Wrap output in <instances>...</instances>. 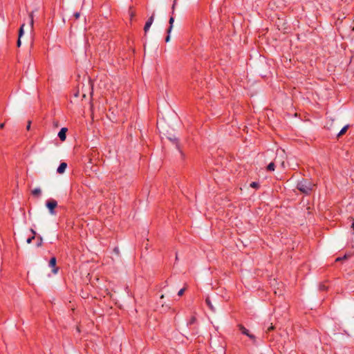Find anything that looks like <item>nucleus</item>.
I'll return each mask as SVG.
<instances>
[{"instance_id": "1", "label": "nucleus", "mask_w": 354, "mask_h": 354, "mask_svg": "<svg viewBox=\"0 0 354 354\" xmlns=\"http://www.w3.org/2000/svg\"><path fill=\"white\" fill-rule=\"evenodd\" d=\"M315 185L309 181L308 179H302L298 181L297 188L303 194L308 195L310 194Z\"/></svg>"}, {"instance_id": "2", "label": "nucleus", "mask_w": 354, "mask_h": 354, "mask_svg": "<svg viewBox=\"0 0 354 354\" xmlns=\"http://www.w3.org/2000/svg\"><path fill=\"white\" fill-rule=\"evenodd\" d=\"M238 328L242 334L248 336L254 343L256 342V337L251 334L249 330L242 324H239Z\"/></svg>"}, {"instance_id": "3", "label": "nucleus", "mask_w": 354, "mask_h": 354, "mask_svg": "<svg viewBox=\"0 0 354 354\" xmlns=\"http://www.w3.org/2000/svg\"><path fill=\"white\" fill-rule=\"evenodd\" d=\"M46 207L49 209V212L51 214H55V208L57 206V203L54 199H50L46 201Z\"/></svg>"}, {"instance_id": "4", "label": "nucleus", "mask_w": 354, "mask_h": 354, "mask_svg": "<svg viewBox=\"0 0 354 354\" xmlns=\"http://www.w3.org/2000/svg\"><path fill=\"white\" fill-rule=\"evenodd\" d=\"M174 18L173 16H171L169 20V28L167 30V36L165 38V41L166 42H168L170 39V36H169V34L172 30V28H173V24H174Z\"/></svg>"}, {"instance_id": "5", "label": "nucleus", "mask_w": 354, "mask_h": 354, "mask_svg": "<svg viewBox=\"0 0 354 354\" xmlns=\"http://www.w3.org/2000/svg\"><path fill=\"white\" fill-rule=\"evenodd\" d=\"M153 19H154V14H153L149 19L147 21V22L145 23V25L144 26V31L145 33L147 32V31L149 30V29L150 28L151 24H153Z\"/></svg>"}, {"instance_id": "6", "label": "nucleus", "mask_w": 354, "mask_h": 354, "mask_svg": "<svg viewBox=\"0 0 354 354\" xmlns=\"http://www.w3.org/2000/svg\"><path fill=\"white\" fill-rule=\"evenodd\" d=\"M56 258L55 257H52L49 261V266L53 268V272L56 274L58 271V268L56 267Z\"/></svg>"}, {"instance_id": "7", "label": "nucleus", "mask_w": 354, "mask_h": 354, "mask_svg": "<svg viewBox=\"0 0 354 354\" xmlns=\"http://www.w3.org/2000/svg\"><path fill=\"white\" fill-rule=\"evenodd\" d=\"M67 128H62L61 130L59 131V132L58 133V136L59 138V139L62 140V141H64L66 138V133L67 131Z\"/></svg>"}, {"instance_id": "8", "label": "nucleus", "mask_w": 354, "mask_h": 354, "mask_svg": "<svg viewBox=\"0 0 354 354\" xmlns=\"http://www.w3.org/2000/svg\"><path fill=\"white\" fill-rule=\"evenodd\" d=\"M67 167V164L66 162H62L57 169V172L59 174H63Z\"/></svg>"}, {"instance_id": "9", "label": "nucleus", "mask_w": 354, "mask_h": 354, "mask_svg": "<svg viewBox=\"0 0 354 354\" xmlns=\"http://www.w3.org/2000/svg\"><path fill=\"white\" fill-rule=\"evenodd\" d=\"M205 303L207 305V306L209 307V308L210 309V310H212V312H215L216 309L213 306L211 301H210V299L209 297H207L206 299H205Z\"/></svg>"}, {"instance_id": "10", "label": "nucleus", "mask_w": 354, "mask_h": 354, "mask_svg": "<svg viewBox=\"0 0 354 354\" xmlns=\"http://www.w3.org/2000/svg\"><path fill=\"white\" fill-rule=\"evenodd\" d=\"M41 194V191L39 188H35L34 189L32 190V194L34 196L39 197L40 196Z\"/></svg>"}, {"instance_id": "11", "label": "nucleus", "mask_w": 354, "mask_h": 354, "mask_svg": "<svg viewBox=\"0 0 354 354\" xmlns=\"http://www.w3.org/2000/svg\"><path fill=\"white\" fill-rule=\"evenodd\" d=\"M349 127V125H346L344 126L342 129L341 131L339 132V133L337 134V137L339 138L341 137L342 136H343L346 132V131L348 130Z\"/></svg>"}, {"instance_id": "12", "label": "nucleus", "mask_w": 354, "mask_h": 354, "mask_svg": "<svg viewBox=\"0 0 354 354\" xmlns=\"http://www.w3.org/2000/svg\"><path fill=\"white\" fill-rule=\"evenodd\" d=\"M275 169V163L272 162L267 166V170L270 171H274Z\"/></svg>"}, {"instance_id": "13", "label": "nucleus", "mask_w": 354, "mask_h": 354, "mask_svg": "<svg viewBox=\"0 0 354 354\" xmlns=\"http://www.w3.org/2000/svg\"><path fill=\"white\" fill-rule=\"evenodd\" d=\"M37 247H41L43 244V239L41 236H38L37 237Z\"/></svg>"}, {"instance_id": "14", "label": "nucleus", "mask_w": 354, "mask_h": 354, "mask_svg": "<svg viewBox=\"0 0 354 354\" xmlns=\"http://www.w3.org/2000/svg\"><path fill=\"white\" fill-rule=\"evenodd\" d=\"M24 24H22L19 28V39H21V37L24 35Z\"/></svg>"}, {"instance_id": "15", "label": "nucleus", "mask_w": 354, "mask_h": 354, "mask_svg": "<svg viewBox=\"0 0 354 354\" xmlns=\"http://www.w3.org/2000/svg\"><path fill=\"white\" fill-rule=\"evenodd\" d=\"M29 17L30 19V26L32 28L34 25V15L32 12L29 14Z\"/></svg>"}, {"instance_id": "16", "label": "nucleus", "mask_w": 354, "mask_h": 354, "mask_svg": "<svg viewBox=\"0 0 354 354\" xmlns=\"http://www.w3.org/2000/svg\"><path fill=\"white\" fill-rule=\"evenodd\" d=\"M187 286L186 285L183 288L180 289V290L178 291V296L181 297V296H183V294H184L185 291V290H186V289H187Z\"/></svg>"}, {"instance_id": "17", "label": "nucleus", "mask_w": 354, "mask_h": 354, "mask_svg": "<svg viewBox=\"0 0 354 354\" xmlns=\"http://www.w3.org/2000/svg\"><path fill=\"white\" fill-rule=\"evenodd\" d=\"M250 187L254 189H258L259 187V184L257 182H252L250 183Z\"/></svg>"}, {"instance_id": "18", "label": "nucleus", "mask_w": 354, "mask_h": 354, "mask_svg": "<svg viewBox=\"0 0 354 354\" xmlns=\"http://www.w3.org/2000/svg\"><path fill=\"white\" fill-rule=\"evenodd\" d=\"M348 219H350L351 221H353V223H352V224H351V229L353 230V233H354V218H353V217H349V218H348Z\"/></svg>"}, {"instance_id": "19", "label": "nucleus", "mask_w": 354, "mask_h": 354, "mask_svg": "<svg viewBox=\"0 0 354 354\" xmlns=\"http://www.w3.org/2000/svg\"><path fill=\"white\" fill-rule=\"evenodd\" d=\"M35 239V236H32L31 237H29L26 241L27 243H30L32 242V241L34 240Z\"/></svg>"}, {"instance_id": "20", "label": "nucleus", "mask_w": 354, "mask_h": 354, "mask_svg": "<svg viewBox=\"0 0 354 354\" xmlns=\"http://www.w3.org/2000/svg\"><path fill=\"white\" fill-rule=\"evenodd\" d=\"M274 329V326L272 325V324H271V325L267 328L266 332L268 333Z\"/></svg>"}, {"instance_id": "21", "label": "nucleus", "mask_w": 354, "mask_h": 354, "mask_svg": "<svg viewBox=\"0 0 354 354\" xmlns=\"http://www.w3.org/2000/svg\"><path fill=\"white\" fill-rule=\"evenodd\" d=\"M73 16L75 18V19H77L80 16V13L79 12H76L73 14Z\"/></svg>"}, {"instance_id": "22", "label": "nucleus", "mask_w": 354, "mask_h": 354, "mask_svg": "<svg viewBox=\"0 0 354 354\" xmlns=\"http://www.w3.org/2000/svg\"><path fill=\"white\" fill-rule=\"evenodd\" d=\"M176 4V0H174V3L172 5L171 9H172V15L174 13L175 6Z\"/></svg>"}, {"instance_id": "23", "label": "nucleus", "mask_w": 354, "mask_h": 354, "mask_svg": "<svg viewBox=\"0 0 354 354\" xmlns=\"http://www.w3.org/2000/svg\"><path fill=\"white\" fill-rule=\"evenodd\" d=\"M30 125H31V121H30V120H28V121L27 126H26V129H27L28 131H29V130H30Z\"/></svg>"}, {"instance_id": "24", "label": "nucleus", "mask_w": 354, "mask_h": 354, "mask_svg": "<svg viewBox=\"0 0 354 354\" xmlns=\"http://www.w3.org/2000/svg\"><path fill=\"white\" fill-rule=\"evenodd\" d=\"M196 321V318L194 317H192L190 319L189 324H192Z\"/></svg>"}, {"instance_id": "25", "label": "nucleus", "mask_w": 354, "mask_h": 354, "mask_svg": "<svg viewBox=\"0 0 354 354\" xmlns=\"http://www.w3.org/2000/svg\"><path fill=\"white\" fill-rule=\"evenodd\" d=\"M30 232L32 234V236H35L36 237V232L33 229H30Z\"/></svg>"}, {"instance_id": "26", "label": "nucleus", "mask_w": 354, "mask_h": 354, "mask_svg": "<svg viewBox=\"0 0 354 354\" xmlns=\"http://www.w3.org/2000/svg\"><path fill=\"white\" fill-rule=\"evenodd\" d=\"M17 46L19 47L21 46V39L19 38L18 40H17Z\"/></svg>"}, {"instance_id": "27", "label": "nucleus", "mask_w": 354, "mask_h": 354, "mask_svg": "<svg viewBox=\"0 0 354 354\" xmlns=\"http://www.w3.org/2000/svg\"><path fill=\"white\" fill-rule=\"evenodd\" d=\"M4 126H5V124L4 123H1L0 124V129H3L4 128Z\"/></svg>"}, {"instance_id": "28", "label": "nucleus", "mask_w": 354, "mask_h": 354, "mask_svg": "<svg viewBox=\"0 0 354 354\" xmlns=\"http://www.w3.org/2000/svg\"><path fill=\"white\" fill-rule=\"evenodd\" d=\"M281 167H282L283 168H284V167H285V166H284V161H282V162H281Z\"/></svg>"}, {"instance_id": "29", "label": "nucleus", "mask_w": 354, "mask_h": 354, "mask_svg": "<svg viewBox=\"0 0 354 354\" xmlns=\"http://www.w3.org/2000/svg\"><path fill=\"white\" fill-rule=\"evenodd\" d=\"M114 250L117 252H118V250L117 248H115Z\"/></svg>"}, {"instance_id": "30", "label": "nucleus", "mask_w": 354, "mask_h": 354, "mask_svg": "<svg viewBox=\"0 0 354 354\" xmlns=\"http://www.w3.org/2000/svg\"><path fill=\"white\" fill-rule=\"evenodd\" d=\"M178 259V255L176 254V259L177 260Z\"/></svg>"}]
</instances>
